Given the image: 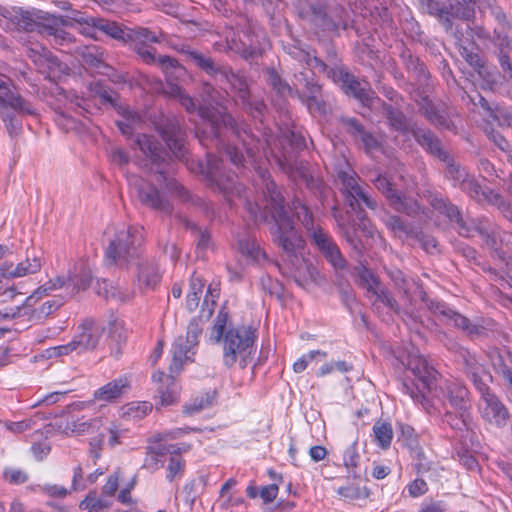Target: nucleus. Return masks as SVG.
<instances>
[{"label": "nucleus", "mask_w": 512, "mask_h": 512, "mask_svg": "<svg viewBox=\"0 0 512 512\" xmlns=\"http://www.w3.org/2000/svg\"><path fill=\"white\" fill-rule=\"evenodd\" d=\"M246 210L255 221L269 225L271 240L287 257H295L304 246V240L296 229L294 215L307 229L312 242L335 270L346 268L347 262L331 235L321 227H315L310 209L295 194H247Z\"/></svg>", "instance_id": "f257e3e1"}, {"label": "nucleus", "mask_w": 512, "mask_h": 512, "mask_svg": "<svg viewBox=\"0 0 512 512\" xmlns=\"http://www.w3.org/2000/svg\"><path fill=\"white\" fill-rule=\"evenodd\" d=\"M200 95L203 103L199 105L198 114L205 121V127L197 131V137L202 145L222 150L237 168H253L259 177L257 185L261 192H275V182L260 164V141L247 125L238 123L231 114L217 108L223 106L224 98L212 84L204 82Z\"/></svg>", "instance_id": "f03ea898"}, {"label": "nucleus", "mask_w": 512, "mask_h": 512, "mask_svg": "<svg viewBox=\"0 0 512 512\" xmlns=\"http://www.w3.org/2000/svg\"><path fill=\"white\" fill-rule=\"evenodd\" d=\"M228 313L222 308L211 329L210 339L220 342L223 338V363L230 368L237 362L241 369L246 368L255 352L256 330L250 326L229 328L225 332Z\"/></svg>", "instance_id": "7ed1b4c3"}, {"label": "nucleus", "mask_w": 512, "mask_h": 512, "mask_svg": "<svg viewBox=\"0 0 512 512\" xmlns=\"http://www.w3.org/2000/svg\"><path fill=\"white\" fill-rule=\"evenodd\" d=\"M135 145L144 155V166L152 173L151 192H182L181 184L167 170L170 157L166 148L154 136L147 134H138Z\"/></svg>", "instance_id": "20e7f679"}, {"label": "nucleus", "mask_w": 512, "mask_h": 512, "mask_svg": "<svg viewBox=\"0 0 512 512\" xmlns=\"http://www.w3.org/2000/svg\"><path fill=\"white\" fill-rule=\"evenodd\" d=\"M298 15L323 32L336 33L346 30L352 22L344 5L336 0H308L298 7Z\"/></svg>", "instance_id": "39448f33"}, {"label": "nucleus", "mask_w": 512, "mask_h": 512, "mask_svg": "<svg viewBox=\"0 0 512 512\" xmlns=\"http://www.w3.org/2000/svg\"><path fill=\"white\" fill-rule=\"evenodd\" d=\"M113 234L108 240L105 249L106 265H116L120 268H127L136 264L141 256L142 236L137 228L120 227L113 228Z\"/></svg>", "instance_id": "423d86ee"}, {"label": "nucleus", "mask_w": 512, "mask_h": 512, "mask_svg": "<svg viewBox=\"0 0 512 512\" xmlns=\"http://www.w3.org/2000/svg\"><path fill=\"white\" fill-rule=\"evenodd\" d=\"M427 200L434 211L457 224L460 235L470 237L473 235V232H476L481 236L486 245L492 249H497V236L487 221L480 219H471L469 222L465 221L458 207L450 204L443 194H428Z\"/></svg>", "instance_id": "0eeeda50"}, {"label": "nucleus", "mask_w": 512, "mask_h": 512, "mask_svg": "<svg viewBox=\"0 0 512 512\" xmlns=\"http://www.w3.org/2000/svg\"><path fill=\"white\" fill-rule=\"evenodd\" d=\"M406 365L413 375L421 382L422 388L409 383L402 382V390L407 394L415 403L421 404L422 407L431 413V405L426 398L424 390H431L433 382L437 377V371L429 365L427 360L419 354L417 350H412L408 353Z\"/></svg>", "instance_id": "6e6552de"}, {"label": "nucleus", "mask_w": 512, "mask_h": 512, "mask_svg": "<svg viewBox=\"0 0 512 512\" xmlns=\"http://www.w3.org/2000/svg\"><path fill=\"white\" fill-rule=\"evenodd\" d=\"M218 80L229 84L230 90L233 93V99L237 105H241L254 119L261 120L266 110V105L262 99L251 95L247 80L243 74L234 72L229 66H226Z\"/></svg>", "instance_id": "1a4fd4ad"}, {"label": "nucleus", "mask_w": 512, "mask_h": 512, "mask_svg": "<svg viewBox=\"0 0 512 512\" xmlns=\"http://www.w3.org/2000/svg\"><path fill=\"white\" fill-rule=\"evenodd\" d=\"M326 76L339 84L345 94L354 97L365 107L372 108L380 98L372 90L369 82L359 80L342 66L329 67L324 71Z\"/></svg>", "instance_id": "9d476101"}, {"label": "nucleus", "mask_w": 512, "mask_h": 512, "mask_svg": "<svg viewBox=\"0 0 512 512\" xmlns=\"http://www.w3.org/2000/svg\"><path fill=\"white\" fill-rule=\"evenodd\" d=\"M197 173L204 176L211 187H217L220 192H240L236 189L237 176L223 168L222 160L207 153L206 162L197 164Z\"/></svg>", "instance_id": "9b49d317"}, {"label": "nucleus", "mask_w": 512, "mask_h": 512, "mask_svg": "<svg viewBox=\"0 0 512 512\" xmlns=\"http://www.w3.org/2000/svg\"><path fill=\"white\" fill-rule=\"evenodd\" d=\"M202 332V328L197 321H192L188 325L186 337L179 336L172 347V361L170 363V372L179 373L184 364L191 361L194 355V348L198 343V338Z\"/></svg>", "instance_id": "f8f14e48"}, {"label": "nucleus", "mask_w": 512, "mask_h": 512, "mask_svg": "<svg viewBox=\"0 0 512 512\" xmlns=\"http://www.w3.org/2000/svg\"><path fill=\"white\" fill-rule=\"evenodd\" d=\"M479 393L481 395L479 401L481 417L492 426L505 427L510 414L504 403L491 391L489 386L481 384Z\"/></svg>", "instance_id": "ddd939ff"}, {"label": "nucleus", "mask_w": 512, "mask_h": 512, "mask_svg": "<svg viewBox=\"0 0 512 512\" xmlns=\"http://www.w3.org/2000/svg\"><path fill=\"white\" fill-rule=\"evenodd\" d=\"M427 307L440 321L453 325L471 338L480 337L485 333L483 326L472 323L467 317L454 311L443 302L430 300Z\"/></svg>", "instance_id": "4468645a"}, {"label": "nucleus", "mask_w": 512, "mask_h": 512, "mask_svg": "<svg viewBox=\"0 0 512 512\" xmlns=\"http://www.w3.org/2000/svg\"><path fill=\"white\" fill-rule=\"evenodd\" d=\"M156 130L162 136L169 150L180 160L185 158L186 132L181 121L175 117H166L156 125Z\"/></svg>", "instance_id": "2eb2a0df"}, {"label": "nucleus", "mask_w": 512, "mask_h": 512, "mask_svg": "<svg viewBox=\"0 0 512 512\" xmlns=\"http://www.w3.org/2000/svg\"><path fill=\"white\" fill-rule=\"evenodd\" d=\"M124 433L125 431L116 423L110 422L108 425H104L102 421V427L98 431V435L92 437L89 441V454L94 463L101 457L105 437L108 438L109 446L115 447L121 443L120 438L124 436Z\"/></svg>", "instance_id": "dca6fc26"}, {"label": "nucleus", "mask_w": 512, "mask_h": 512, "mask_svg": "<svg viewBox=\"0 0 512 512\" xmlns=\"http://www.w3.org/2000/svg\"><path fill=\"white\" fill-rule=\"evenodd\" d=\"M174 438V435L171 433L159 434L156 438V444L150 445L147 447L146 456L144 458L142 469L147 470L150 473H153L163 467L164 465V457L168 453L175 452V445H165L161 442L168 438Z\"/></svg>", "instance_id": "f3484780"}, {"label": "nucleus", "mask_w": 512, "mask_h": 512, "mask_svg": "<svg viewBox=\"0 0 512 512\" xmlns=\"http://www.w3.org/2000/svg\"><path fill=\"white\" fill-rule=\"evenodd\" d=\"M440 160L445 163V175L452 181L454 188L466 192H477V185L474 179L448 153H446V157H442Z\"/></svg>", "instance_id": "a211bd4d"}, {"label": "nucleus", "mask_w": 512, "mask_h": 512, "mask_svg": "<svg viewBox=\"0 0 512 512\" xmlns=\"http://www.w3.org/2000/svg\"><path fill=\"white\" fill-rule=\"evenodd\" d=\"M103 328L92 319L85 320L79 327V331L73 337L77 353L94 349L101 338Z\"/></svg>", "instance_id": "6ab92c4d"}, {"label": "nucleus", "mask_w": 512, "mask_h": 512, "mask_svg": "<svg viewBox=\"0 0 512 512\" xmlns=\"http://www.w3.org/2000/svg\"><path fill=\"white\" fill-rule=\"evenodd\" d=\"M458 34V31L453 32V35L456 38V45L459 54L477 71L481 77L489 78L491 75L489 67L486 65L480 54L475 51L474 43L470 42L468 39H464L462 34Z\"/></svg>", "instance_id": "aec40b11"}, {"label": "nucleus", "mask_w": 512, "mask_h": 512, "mask_svg": "<svg viewBox=\"0 0 512 512\" xmlns=\"http://www.w3.org/2000/svg\"><path fill=\"white\" fill-rule=\"evenodd\" d=\"M134 51L145 64H158L164 73H168V70H183L175 58L168 55L156 57V49L145 43H135Z\"/></svg>", "instance_id": "412c9836"}, {"label": "nucleus", "mask_w": 512, "mask_h": 512, "mask_svg": "<svg viewBox=\"0 0 512 512\" xmlns=\"http://www.w3.org/2000/svg\"><path fill=\"white\" fill-rule=\"evenodd\" d=\"M9 82L10 79L7 76L0 74V107H10L20 113L34 114L32 105L20 94L13 93L9 89Z\"/></svg>", "instance_id": "4be33fe9"}, {"label": "nucleus", "mask_w": 512, "mask_h": 512, "mask_svg": "<svg viewBox=\"0 0 512 512\" xmlns=\"http://www.w3.org/2000/svg\"><path fill=\"white\" fill-rule=\"evenodd\" d=\"M130 387L131 383L128 377H119L95 390L93 398L98 402H116L129 391Z\"/></svg>", "instance_id": "5701e85b"}, {"label": "nucleus", "mask_w": 512, "mask_h": 512, "mask_svg": "<svg viewBox=\"0 0 512 512\" xmlns=\"http://www.w3.org/2000/svg\"><path fill=\"white\" fill-rule=\"evenodd\" d=\"M460 358L462 360L465 373L472 380L474 386L480 391V385L489 386L488 381L492 377L486 372L484 366L478 361L475 355L468 350H461Z\"/></svg>", "instance_id": "b1692460"}, {"label": "nucleus", "mask_w": 512, "mask_h": 512, "mask_svg": "<svg viewBox=\"0 0 512 512\" xmlns=\"http://www.w3.org/2000/svg\"><path fill=\"white\" fill-rule=\"evenodd\" d=\"M182 53L196 67L204 71L209 76L215 77L216 79L219 78L224 68L226 67L225 65L214 61V59L209 54L203 53L196 49H192L190 47L183 48Z\"/></svg>", "instance_id": "393cba45"}, {"label": "nucleus", "mask_w": 512, "mask_h": 512, "mask_svg": "<svg viewBox=\"0 0 512 512\" xmlns=\"http://www.w3.org/2000/svg\"><path fill=\"white\" fill-rule=\"evenodd\" d=\"M341 123L348 134L360 140L367 153L379 148L378 139L370 132L366 131L364 126L356 118H342Z\"/></svg>", "instance_id": "a878e982"}, {"label": "nucleus", "mask_w": 512, "mask_h": 512, "mask_svg": "<svg viewBox=\"0 0 512 512\" xmlns=\"http://www.w3.org/2000/svg\"><path fill=\"white\" fill-rule=\"evenodd\" d=\"M381 108L383 114L388 120L390 127L396 131L402 133H409L411 129L414 127V123L409 120L406 115L398 108L393 107L390 104L382 101L375 102V106L371 109Z\"/></svg>", "instance_id": "bb28decb"}, {"label": "nucleus", "mask_w": 512, "mask_h": 512, "mask_svg": "<svg viewBox=\"0 0 512 512\" xmlns=\"http://www.w3.org/2000/svg\"><path fill=\"white\" fill-rule=\"evenodd\" d=\"M152 379L158 384L157 391L162 405H171L176 402L179 388L173 376L158 371L152 375Z\"/></svg>", "instance_id": "cd10ccee"}, {"label": "nucleus", "mask_w": 512, "mask_h": 512, "mask_svg": "<svg viewBox=\"0 0 512 512\" xmlns=\"http://www.w3.org/2000/svg\"><path fill=\"white\" fill-rule=\"evenodd\" d=\"M440 389L455 410L467 411L468 390L464 385L455 381H447Z\"/></svg>", "instance_id": "c85d7f7f"}, {"label": "nucleus", "mask_w": 512, "mask_h": 512, "mask_svg": "<svg viewBox=\"0 0 512 512\" xmlns=\"http://www.w3.org/2000/svg\"><path fill=\"white\" fill-rule=\"evenodd\" d=\"M316 68L309 66L303 67L300 71H295L293 74L292 87L296 88L294 97L299 98L301 94L320 91V85L315 79Z\"/></svg>", "instance_id": "c756f323"}, {"label": "nucleus", "mask_w": 512, "mask_h": 512, "mask_svg": "<svg viewBox=\"0 0 512 512\" xmlns=\"http://www.w3.org/2000/svg\"><path fill=\"white\" fill-rule=\"evenodd\" d=\"M420 111L427 118V120L440 128L449 129L451 121L447 113L434 105V103L428 98V96H421L417 100Z\"/></svg>", "instance_id": "7c9ffc66"}, {"label": "nucleus", "mask_w": 512, "mask_h": 512, "mask_svg": "<svg viewBox=\"0 0 512 512\" xmlns=\"http://www.w3.org/2000/svg\"><path fill=\"white\" fill-rule=\"evenodd\" d=\"M92 23V38H97V32H101L115 40L127 42L128 28H123L119 23L100 17H95Z\"/></svg>", "instance_id": "2f4dec72"}, {"label": "nucleus", "mask_w": 512, "mask_h": 512, "mask_svg": "<svg viewBox=\"0 0 512 512\" xmlns=\"http://www.w3.org/2000/svg\"><path fill=\"white\" fill-rule=\"evenodd\" d=\"M42 267V260L38 256L32 258L27 257L24 261L14 265L13 263H5L2 267V273L7 277H24L29 274H34L40 271Z\"/></svg>", "instance_id": "473e14b6"}, {"label": "nucleus", "mask_w": 512, "mask_h": 512, "mask_svg": "<svg viewBox=\"0 0 512 512\" xmlns=\"http://www.w3.org/2000/svg\"><path fill=\"white\" fill-rule=\"evenodd\" d=\"M510 351L500 352L497 349L489 351L488 358L490 363L497 374H499L506 387L512 391V371L509 368L510 357H508Z\"/></svg>", "instance_id": "72a5a7b5"}, {"label": "nucleus", "mask_w": 512, "mask_h": 512, "mask_svg": "<svg viewBox=\"0 0 512 512\" xmlns=\"http://www.w3.org/2000/svg\"><path fill=\"white\" fill-rule=\"evenodd\" d=\"M409 133H411L415 140L431 154L437 156L439 159L446 157L447 152L443 150L441 142L430 130L422 129L414 125Z\"/></svg>", "instance_id": "f704fd0d"}, {"label": "nucleus", "mask_w": 512, "mask_h": 512, "mask_svg": "<svg viewBox=\"0 0 512 512\" xmlns=\"http://www.w3.org/2000/svg\"><path fill=\"white\" fill-rule=\"evenodd\" d=\"M102 427V418L67 420L64 430L71 435H83L98 432Z\"/></svg>", "instance_id": "c9c22d12"}, {"label": "nucleus", "mask_w": 512, "mask_h": 512, "mask_svg": "<svg viewBox=\"0 0 512 512\" xmlns=\"http://www.w3.org/2000/svg\"><path fill=\"white\" fill-rule=\"evenodd\" d=\"M427 10L430 15L437 17L438 21L444 27L446 32H451L453 34V22L451 20L452 9L451 4L449 6L445 5V3L440 2L438 0H425Z\"/></svg>", "instance_id": "e433bc0d"}, {"label": "nucleus", "mask_w": 512, "mask_h": 512, "mask_svg": "<svg viewBox=\"0 0 512 512\" xmlns=\"http://www.w3.org/2000/svg\"><path fill=\"white\" fill-rule=\"evenodd\" d=\"M95 17L87 16L85 13L78 10H71L70 15L60 16L57 21L63 26H73L78 24L80 26V32L85 35H92V23Z\"/></svg>", "instance_id": "4c0bfd02"}, {"label": "nucleus", "mask_w": 512, "mask_h": 512, "mask_svg": "<svg viewBox=\"0 0 512 512\" xmlns=\"http://www.w3.org/2000/svg\"><path fill=\"white\" fill-rule=\"evenodd\" d=\"M139 268L138 282L145 288H154L160 281V274L156 265L149 262H137Z\"/></svg>", "instance_id": "58836bf2"}, {"label": "nucleus", "mask_w": 512, "mask_h": 512, "mask_svg": "<svg viewBox=\"0 0 512 512\" xmlns=\"http://www.w3.org/2000/svg\"><path fill=\"white\" fill-rule=\"evenodd\" d=\"M59 22L57 18L54 20L55 25H42L40 33L49 38V41L56 46H64L74 41L72 34L57 26Z\"/></svg>", "instance_id": "ea45409f"}, {"label": "nucleus", "mask_w": 512, "mask_h": 512, "mask_svg": "<svg viewBox=\"0 0 512 512\" xmlns=\"http://www.w3.org/2000/svg\"><path fill=\"white\" fill-rule=\"evenodd\" d=\"M127 34V41H142L141 43H161L166 38L161 30L152 31L146 27L128 28Z\"/></svg>", "instance_id": "a19ab883"}, {"label": "nucleus", "mask_w": 512, "mask_h": 512, "mask_svg": "<svg viewBox=\"0 0 512 512\" xmlns=\"http://www.w3.org/2000/svg\"><path fill=\"white\" fill-rule=\"evenodd\" d=\"M142 123V116L138 112L130 109L123 110L122 119L116 121L120 132L127 137L132 136L134 130L140 127Z\"/></svg>", "instance_id": "79ce46f5"}, {"label": "nucleus", "mask_w": 512, "mask_h": 512, "mask_svg": "<svg viewBox=\"0 0 512 512\" xmlns=\"http://www.w3.org/2000/svg\"><path fill=\"white\" fill-rule=\"evenodd\" d=\"M287 53L296 61L301 64H305L310 68L318 69V72H323L327 70V66L321 59L318 57L311 55L308 51L298 47H291L287 51Z\"/></svg>", "instance_id": "37998d69"}, {"label": "nucleus", "mask_w": 512, "mask_h": 512, "mask_svg": "<svg viewBox=\"0 0 512 512\" xmlns=\"http://www.w3.org/2000/svg\"><path fill=\"white\" fill-rule=\"evenodd\" d=\"M388 199L397 211L409 215L417 213L421 207L418 201L412 199L409 194H388Z\"/></svg>", "instance_id": "c03bdc74"}, {"label": "nucleus", "mask_w": 512, "mask_h": 512, "mask_svg": "<svg viewBox=\"0 0 512 512\" xmlns=\"http://www.w3.org/2000/svg\"><path fill=\"white\" fill-rule=\"evenodd\" d=\"M360 458L356 443L347 446L343 452V464L353 478L361 477V469L359 467Z\"/></svg>", "instance_id": "a18cd8bd"}, {"label": "nucleus", "mask_w": 512, "mask_h": 512, "mask_svg": "<svg viewBox=\"0 0 512 512\" xmlns=\"http://www.w3.org/2000/svg\"><path fill=\"white\" fill-rule=\"evenodd\" d=\"M267 82L268 84L282 97H294V92L296 88L292 87L287 81L282 79V77L274 70H267Z\"/></svg>", "instance_id": "49530a36"}, {"label": "nucleus", "mask_w": 512, "mask_h": 512, "mask_svg": "<svg viewBox=\"0 0 512 512\" xmlns=\"http://www.w3.org/2000/svg\"><path fill=\"white\" fill-rule=\"evenodd\" d=\"M204 286L205 284L200 276H192L190 289L186 297V306L189 311H194L198 307Z\"/></svg>", "instance_id": "de8ad7c7"}, {"label": "nucleus", "mask_w": 512, "mask_h": 512, "mask_svg": "<svg viewBox=\"0 0 512 512\" xmlns=\"http://www.w3.org/2000/svg\"><path fill=\"white\" fill-rule=\"evenodd\" d=\"M139 201L146 206L162 212H170L171 205L167 194H138Z\"/></svg>", "instance_id": "09e8293b"}, {"label": "nucleus", "mask_w": 512, "mask_h": 512, "mask_svg": "<svg viewBox=\"0 0 512 512\" xmlns=\"http://www.w3.org/2000/svg\"><path fill=\"white\" fill-rule=\"evenodd\" d=\"M214 396V392H206L199 396H196L184 406V413L187 415H193L195 413L202 411L203 409L210 407L213 403Z\"/></svg>", "instance_id": "8fccbe9b"}, {"label": "nucleus", "mask_w": 512, "mask_h": 512, "mask_svg": "<svg viewBox=\"0 0 512 512\" xmlns=\"http://www.w3.org/2000/svg\"><path fill=\"white\" fill-rule=\"evenodd\" d=\"M62 305V298L47 300L32 311L31 318L34 321L41 322L58 310Z\"/></svg>", "instance_id": "3c124183"}, {"label": "nucleus", "mask_w": 512, "mask_h": 512, "mask_svg": "<svg viewBox=\"0 0 512 512\" xmlns=\"http://www.w3.org/2000/svg\"><path fill=\"white\" fill-rule=\"evenodd\" d=\"M351 211L359 213L358 217L361 219V204L364 203L368 208L374 209L376 202L371 198L370 194H345L344 199Z\"/></svg>", "instance_id": "603ef678"}, {"label": "nucleus", "mask_w": 512, "mask_h": 512, "mask_svg": "<svg viewBox=\"0 0 512 512\" xmlns=\"http://www.w3.org/2000/svg\"><path fill=\"white\" fill-rule=\"evenodd\" d=\"M374 438L377 444L386 449L390 446L393 438V429L391 424L385 422H376L373 426Z\"/></svg>", "instance_id": "864d4df0"}, {"label": "nucleus", "mask_w": 512, "mask_h": 512, "mask_svg": "<svg viewBox=\"0 0 512 512\" xmlns=\"http://www.w3.org/2000/svg\"><path fill=\"white\" fill-rule=\"evenodd\" d=\"M476 0H455L451 2L453 18L468 20L474 14Z\"/></svg>", "instance_id": "5fc2aeb1"}, {"label": "nucleus", "mask_w": 512, "mask_h": 512, "mask_svg": "<svg viewBox=\"0 0 512 512\" xmlns=\"http://www.w3.org/2000/svg\"><path fill=\"white\" fill-rule=\"evenodd\" d=\"M65 284L66 280L63 277H57L54 280L48 281L26 299V305L31 306L34 302L40 299L42 295H47L49 292L57 290Z\"/></svg>", "instance_id": "6e6d98bb"}, {"label": "nucleus", "mask_w": 512, "mask_h": 512, "mask_svg": "<svg viewBox=\"0 0 512 512\" xmlns=\"http://www.w3.org/2000/svg\"><path fill=\"white\" fill-rule=\"evenodd\" d=\"M80 54L83 61L95 68H100L104 63V51L97 46H85L81 49Z\"/></svg>", "instance_id": "4d7b16f0"}, {"label": "nucleus", "mask_w": 512, "mask_h": 512, "mask_svg": "<svg viewBox=\"0 0 512 512\" xmlns=\"http://www.w3.org/2000/svg\"><path fill=\"white\" fill-rule=\"evenodd\" d=\"M298 99L307 106L311 113L317 112L322 114L325 112L324 102L321 98V90L301 94Z\"/></svg>", "instance_id": "13d9d810"}, {"label": "nucleus", "mask_w": 512, "mask_h": 512, "mask_svg": "<svg viewBox=\"0 0 512 512\" xmlns=\"http://www.w3.org/2000/svg\"><path fill=\"white\" fill-rule=\"evenodd\" d=\"M111 506L109 499L99 497L95 493L88 494L85 499L80 503V507L87 509L90 512H101Z\"/></svg>", "instance_id": "bf43d9fd"}, {"label": "nucleus", "mask_w": 512, "mask_h": 512, "mask_svg": "<svg viewBox=\"0 0 512 512\" xmlns=\"http://www.w3.org/2000/svg\"><path fill=\"white\" fill-rule=\"evenodd\" d=\"M41 50L42 53H38L31 49V52L34 53V55H30V57L33 58V61L40 64L47 63V66L51 71H62L60 60L56 56L52 55V53L47 49L41 47Z\"/></svg>", "instance_id": "052dcab7"}, {"label": "nucleus", "mask_w": 512, "mask_h": 512, "mask_svg": "<svg viewBox=\"0 0 512 512\" xmlns=\"http://www.w3.org/2000/svg\"><path fill=\"white\" fill-rule=\"evenodd\" d=\"M495 45L498 48V61L501 65V56L510 57L512 50V37L502 30L495 29Z\"/></svg>", "instance_id": "680f3d73"}, {"label": "nucleus", "mask_w": 512, "mask_h": 512, "mask_svg": "<svg viewBox=\"0 0 512 512\" xmlns=\"http://www.w3.org/2000/svg\"><path fill=\"white\" fill-rule=\"evenodd\" d=\"M170 459L169 464L167 466V480L169 482H172L174 478L178 475H181L184 469V462L182 458L180 457V448L175 446V452L169 453Z\"/></svg>", "instance_id": "e2e57ef3"}, {"label": "nucleus", "mask_w": 512, "mask_h": 512, "mask_svg": "<svg viewBox=\"0 0 512 512\" xmlns=\"http://www.w3.org/2000/svg\"><path fill=\"white\" fill-rule=\"evenodd\" d=\"M238 244L241 253L253 260L258 261L265 257V253L254 239H243L240 240Z\"/></svg>", "instance_id": "0e129e2a"}, {"label": "nucleus", "mask_w": 512, "mask_h": 512, "mask_svg": "<svg viewBox=\"0 0 512 512\" xmlns=\"http://www.w3.org/2000/svg\"><path fill=\"white\" fill-rule=\"evenodd\" d=\"M97 293L106 299H117L123 302L130 298L128 295L124 296L118 288L114 287L106 280L97 283Z\"/></svg>", "instance_id": "69168bd1"}, {"label": "nucleus", "mask_w": 512, "mask_h": 512, "mask_svg": "<svg viewBox=\"0 0 512 512\" xmlns=\"http://www.w3.org/2000/svg\"><path fill=\"white\" fill-rule=\"evenodd\" d=\"M480 102H481V105L484 109H486L489 113H490V116L498 122V124L500 126H510L511 123H512V115L506 111V110H502V109H495V110H492L488 104V102L481 97L480 99Z\"/></svg>", "instance_id": "338daca9"}, {"label": "nucleus", "mask_w": 512, "mask_h": 512, "mask_svg": "<svg viewBox=\"0 0 512 512\" xmlns=\"http://www.w3.org/2000/svg\"><path fill=\"white\" fill-rule=\"evenodd\" d=\"M388 276L393 281L395 288L403 293L405 297H409V280L404 276L403 272L399 269L387 270Z\"/></svg>", "instance_id": "774afa93"}]
</instances>
